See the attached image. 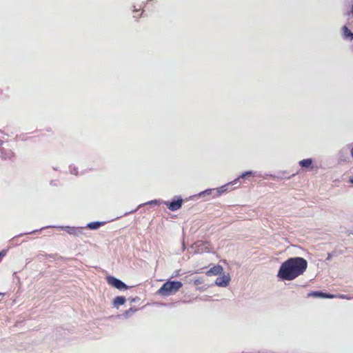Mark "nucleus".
Here are the masks:
<instances>
[{
	"label": "nucleus",
	"instance_id": "obj_1",
	"mask_svg": "<svg viewBox=\"0 0 353 353\" xmlns=\"http://www.w3.org/2000/svg\"><path fill=\"white\" fill-rule=\"evenodd\" d=\"M307 268V262L302 257L288 259V281L303 274Z\"/></svg>",
	"mask_w": 353,
	"mask_h": 353
},
{
	"label": "nucleus",
	"instance_id": "obj_2",
	"mask_svg": "<svg viewBox=\"0 0 353 353\" xmlns=\"http://www.w3.org/2000/svg\"><path fill=\"white\" fill-rule=\"evenodd\" d=\"M183 286V283L179 281H168L157 290V294L163 296H168L176 293Z\"/></svg>",
	"mask_w": 353,
	"mask_h": 353
},
{
	"label": "nucleus",
	"instance_id": "obj_3",
	"mask_svg": "<svg viewBox=\"0 0 353 353\" xmlns=\"http://www.w3.org/2000/svg\"><path fill=\"white\" fill-rule=\"evenodd\" d=\"M106 281H107V283L114 287L115 288L118 289V290H127L128 288V286L126 285L123 282H122L121 281H120L119 279L114 277V276H108L106 277Z\"/></svg>",
	"mask_w": 353,
	"mask_h": 353
},
{
	"label": "nucleus",
	"instance_id": "obj_4",
	"mask_svg": "<svg viewBox=\"0 0 353 353\" xmlns=\"http://www.w3.org/2000/svg\"><path fill=\"white\" fill-rule=\"evenodd\" d=\"M183 199L181 198L177 199L176 200H173L170 202L166 201L165 204L168 207V208L171 211H176L180 209L182 206Z\"/></svg>",
	"mask_w": 353,
	"mask_h": 353
},
{
	"label": "nucleus",
	"instance_id": "obj_5",
	"mask_svg": "<svg viewBox=\"0 0 353 353\" xmlns=\"http://www.w3.org/2000/svg\"><path fill=\"white\" fill-rule=\"evenodd\" d=\"M230 281V277L229 274H223L216 278L215 283L219 287H226L229 285Z\"/></svg>",
	"mask_w": 353,
	"mask_h": 353
},
{
	"label": "nucleus",
	"instance_id": "obj_6",
	"mask_svg": "<svg viewBox=\"0 0 353 353\" xmlns=\"http://www.w3.org/2000/svg\"><path fill=\"white\" fill-rule=\"evenodd\" d=\"M223 267L220 265H216L211 268L209 270L205 272V274L208 276H216L220 274L223 272Z\"/></svg>",
	"mask_w": 353,
	"mask_h": 353
},
{
	"label": "nucleus",
	"instance_id": "obj_7",
	"mask_svg": "<svg viewBox=\"0 0 353 353\" xmlns=\"http://www.w3.org/2000/svg\"><path fill=\"white\" fill-rule=\"evenodd\" d=\"M278 276L283 280L287 279V261L282 263L278 274Z\"/></svg>",
	"mask_w": 353,
	"mask_h": 353
},
{
	"label": "nucleus",
	"instance_id": "obj_8",
	"mask_svg": "<svg viewBox=\"0 0 353 353\" xmlns=\"http://www.w3.org/2000/svg\"><path fill=\"white\" fill-rule=\"evenodd\" d=\"M66 231L68 234L74 236H79L83 234L82 228H81L68 227Z\"/></svg>",
	"mask_w": 353,
	"mask_h": 353
},
{
	"label": "nucleus",
	"instance_id": "obj_9",
	"mask_svg": "<svg viewBox=\"0 0 353 353\" xmlns=\"http://www.w3.org/2000/svg\"><path fill=\"white\" fill-rule=\"evenodd\" d=\"M125 299L123 296H117L115 297L112 303L114 307H118L119 305H122L125 303Z\"/></svg>",
	"mask_w": 353,
	"mask_h": 353
},
{
	"label": "nucleus",
	"instance_id": "obj_10",
	"mask_svg": "<svg viewBox=\"0 0 353 353\" xmlns=\"http://www.w3.org/2000/svg\"><path fill=\"white\" fill-rule=\"evenodd\" d=\"M313 296L315 297H322V298H333L334 295L327 294L323 292H314L311 294Z\"/></svg>",
	"mask_w": 353,
	"mask_h": 353
},
{
	"label": "nucleus",
	"instance_id": "obj_11",
	"mask_svg": "<svg viewBox=\"0 0 353 353\" xmlns=\"http://www.w3.org/2000/svg\"><path fill=\"white\" fill-rule=\"evenodd\" d=\"M103 224V223L99 221L90 222L88 224V228L91 230H96L101 227Z\"/></svg>",
	"mask_w": 353,
	"mask_h": 353
},
{
	"label": "nucleus",
	"instance_id": "obj_12",
	"mask_svg": "<svg viewBox=\"0 0 353 353\" xmlns=\"http://www.w3.org/2000/svg\"><path fill=\"white\" fill-rule=\"evenodd\" d=\"M343 35L345 38H348L350 40L353 39V33L346 26H343Z\"/></svg>",
	"mask_w": 353,
	"mask_h": 353
},
{
	"label": "nucleus",
	"instance_id": "obj_13",
	"mask_svg": "<svg viewBox=\"0 0 353 353\" xmlns=\"http://www.w3.org/2000/svg\"><path fill=\"white\" fill-rule=\"evenodd\" d=\"M312 160L310 159H303L300 161L299 164L301 167L308 168L312 165Z\"/></svg>",
	"mask_w": 353,
	"mask_h": 353
},
{
	"label": "nucleus",
	"instance_id": "obj_14",
	"mask_svg": "<svg viewBox=\"0 0 353 353\" xmlns=\"http://www.w3.org/2000/svg\"><path fill=\"white\" fill-rule=\"evenodd\" d=\"M138 309L137 307H130V309L125 311L124 316L125 317H130L133 313H134Z\"/></svg>",
	"mask_w": 353,
	"mask_h": 353
},
{
	"label": "nucleus",
	"instance_id": "obj_15",
	"mask_svg": "<svg viewBox=\"0 0 353 353\" xmlns=\"http://www.w3.org/2000/svg\"><path fill=\"white\" fill-rule=\"evenodd\" d=\"M253 174L252 171H248L244 173H243L241 176H239V178L236 180H239L240 179H245L248 178Z\"/></svg>",
	"mask_w": 353,
	"mask_h": 353
},
{
	"label": "nucleus",
	"instance_id": "obj_16",
	"mask_svg": "<svg viewBox=\"0 0 353 353\" xmlns=\"http://www.w3.org/2000/svg\"><path fill=\"white\" fill-rule=\"evenodd\" d=\"M225 185L222 186L219 190H217L218 195H221L223 192L226 190V189H225Z\"/></svg>",
	"mask_w": 353,
	"mask_h": 353
},
{
	"label": "nucleus",
	"instance_id": "obj_17",
	"mask_svg": "<svg viewBox=\"0 0 353 353\" xmlns=\"http://www.w3.org/2000/svg\"><path fill=\"white\" fill-rule=\"evenodd\" d=\"M290 248V254H295V252H294V250L296 249L297 248L294 245H292L291 246H288V249Z\"/></svg>",
	"mask_w": 353,
	"mask_h": 353
},
{
	"label": "nucleus",
	"instance_id": "obj_18",
	"mask_svg": "<svg viewBox=\"0 0 353 353\" xmlns=\"http://www.w3.org/2000/svg\"><path fill=\"white\" fill-rule=\"evenodd\" d=\"M6 254V252L5 250H2L0 252V261L1 259Z\"/></svg>",
	"mask_w": 353,
	"mask_h": 353
},
{
	"label": "nucleus",
	"instance_id": "obj_19",
	"mask_svg": "<svg viewBox=\"0 0 353 353\" xmlns=\"http://www.w3.org/2000/svg\"><path fill=\"white\" fill-rule=\"evenodd\" d=\"M140 301V299L137 296L135 298L132 299L131 302H136V301Z\"/></svg>",
	"mask_w": 353,
	"mask_h": 353
},
{
	"label": "nucleus",
	"instance_id": "obj_20",
	"mask_svg": "<svg viewBox=\"0 0 353 353\" xmlns=\"http://www.w3.org/2000/svg\"><path fill=\"white\" fill-rule=\"evenodd\" d=\"M350 14H352V17H353V5L352 6V8H351V11L350 13H348L347 14L350 16Z\"/></svg>",
	"mask_w": 353,
	"mask_h": 353
},
{
	"label": "nucleus",
	"instance_id": "obj_21",
	"mask_svg": "<svg viewBox=\"0 0 353 353\" xmlns=\"http://www.w3.org/2000/svg\"><path fill=\"white\" fill-rule=\"evenodd\" d=\"M350 181L353 183V176L350 179Z\"/></svg>",
	"mask_w": 353,
	"mask_h": 353
},
{
	"label": "nucleus",
	"instance_id": "obj_22",
	"mask_svg": "<svg viewBox=\"0 0 353 353\" xmlns=\"http://www.w3.org/2000/svg\"><path fill=\"white\" fill-rule=\"evenodd\" d=\"M351 154H352V158H353V148H352V150H351Z\"/></svg>",
	"mask_w": 353,
	"mask_h": 353
}]
</instances>
